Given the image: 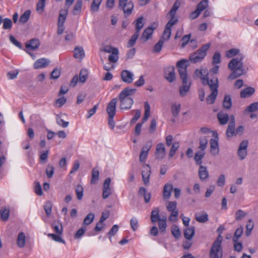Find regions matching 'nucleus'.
Listing matches in <instances>:
<instances>
[{
	"instance_id": "37998d69",
	"label": "nucleus",
	"mask_w": 258,
	"mask_h": 258,
	"mask_svg": "<svg viewBox=\"0 0 258 258\" xmlns=\"http://www.w3.org/2000/svg\"><path fill=\"white\" fill-rule=\"evenodd\" d=\"M31 14L30 10L26 11L20 17L19 19V22L22 24H25L29 20Z\"/></svg>"
},
{
	"instance_id": "ddd939ff",
	"label": "nucleus",
	"mask_w": 258,
	"mask_h": 258,
	"mask_svg": "<svg viewBox=\"0 0 258 258\" xmlns=\"http://www.w3.org/2000/svg\"><path fill=\"white\" fill-rule=\"evenodd\" d=\"M248 144L247 141L244 140L240 144L238 150V155L240 160H243L247 155Z\"/></svg>"
},
{
	"instance_id": "603ef678",
	"label": "nucleus",
	"mask_w": 258,
	"mask_h": 258,
	"mask_svg": "<svg viewBox=\"0 0 258 258\" xmlns=\"http://www.w3.org/2000/svg\"><path fill=\"white\" fill-rule=\"evenodd\" d=\"M88 78V71L86 69H82L80 72L79 81L80 82L84 83Z\"/></svg>"
},
{
	"instance_id": "a878e982",
	"label": "nucleus",
	"mask_w": 258,
	"mask_h": 258,
	"mask_svg": "<svg viewBox=\"0 0 258 258\" xmlns=\"http://www.w3.org/2000/svg\"><path fill=\"white\" fill-rule=\"evenodd\" d=\"M40 45V42L38 39H33L30 40L26 44V48L30 50H34L37 49Z\"/></svg>"
},
{
	"instance_id": "7c9ffc66",
	"label": "nucleus",
	"mask_w": 258,
	"mask_h": 258,
	"mask_svg": "<svg viewBox=\"0 0 258 258\" xmlns=\"http://www.w3.org/2000/svg\"><path fill=\"white\" fill-rule=\"evenodd\" d=\"M85 56L84 51L82 47H76L74 49V57L76 58L82 59Z\"/></svg>"
},
{
	"instance_id": "b1692460",
	"label": "nucleus",
	"mask_w": 258,
	"mask_h": 258,
	"mask_svg": "<svg viewBox=\"0 0 258 258\" xmlns=\"http://www.w3.org/2000/svg\"><path fill=\"white\" fill-rule=\"evenodd\" d=\"M199 175L201 180L204 181L209 177V173L206 167L200 165L199 169Z\"/></svg>"
},
{
	"instance_id": "aec40b11",
	"label": "nucleus",
	"mask_w": 258,
	"mask_h": 258,
	"mask_svg": "<svg viewBox=\"0 0 258 258\" xmlns=\"http://www.w3.org/2000/svg\"><path fill=\"white\" fill-rule=\"evenodd\" d=\"M228 122V126L227 128V136H228L235 128V118L233 115L229 116L227 114V123Z\"/></svg>"
},
{
	"instance_id": "4468645a",
	"label": "nucleus",
	"mask_w": 258,
	"mask_h": 258,
	"mask_svg": "<svg viewBox=\"0 0 258 258\" xmlns=\"http://www.w3.org/2000/svg\"><path fill=\"white\" fill-rule=\"evenodd\" d=\"M120 76L121 80L128 84L132 83L134 80V74L128 70H123L121 73Z\"/></svg>"
},
{
	"instance_id": "f3484780",
	"label": "nucleus",
	"mask_w": 258,
	"mask_h": 258,
	"mask_svg": "<svg viewBox=\"0 0 258 258\" xmlns=\"http://www.w3.org/2000/svg\"><path fill=\"white\" fill-rule=\"evenodd\" d=\"M150 174V167L149 165H146L144 167V169L142 171V178L146 185L149 183Z\"/></svg>"
},
{
	"instance_id": "774afa93",
	"label": "nucleus",
	"mask_w": 258,
	"mask_h": 258,
	"mask_svg": "<svg viewBox=\"0 0 258 258\" xmlns=\"http://www.w3.org/2000/svg\"><path fill=\"white\" fill-rule=\"evenodd\" d=\"M246 110L248 112H254L258 110V102L253 103L249 105L246 108Z\"/></svg>"
},
{
	"instance_id": "5fc2aeb1",
	"label": "nucleus",
	"mask_w": 258,
	"mask_h": 258,
	"mask_svg": "<svg viewBox=\"0 0 258 258\" xmlns=\"http://www.w3.org/2000/svg\"><path fill=\"white\" fill-rule=\"evenodd\" d=\"M177 203L174 202H168L167 205V209L169 212L171 213L175 211H178L176 208Z\"/></svg>"
},
{
	"instance_id": "6e6d98bb",
	"label": "nucleus",
	"mask_w": 258,
	"mask_h": 258,
	"mask_svg": "<svg viewBox=\"0 0 258 258\" xmlns=\"http://www.w3.org/2000/svg\"><path fill=\"white\" fill-rule=\"evenodd\" d=\"M217 118L221 124H226V113L224 110L220 111L218 113Z\"/></svg>"
},
{
	"instance_id": "a19ab883",
	"label": "nucleus",
	"mask_w": 258,
	"mask_h": 258,
	"mask_svg": "<svg viewBox=\"0 0 258 258\" xmlns=\"http://www.w3.org/2000/svg\"><path fill=\"white\" fill-rule=\"evenodd\" d=\"M56 120L57 124L62 127H67L69 124L68 121H66L62 118L61 114L56 115Z\"/></svg>"
},
{
	"instance_id": "a211bd4d",
	"label": "nucleus",
	"mask_w": 258,
	"mask_h": 258,
	"mask_svg": "<svg viewBox=\"0 0 258 258\" xmlns=\"http://www.w3.org/2000/svg\"><path fill=\"white\" fill-rule=\"evenodd\" d=\"M173 189L172 183H167L163 187V198L165 200H168L170 198L172 191Z\"/></svg>"
},
{
	"instance_id": "bf43d9fd",
	"label": "nucleus",
	"mask_w": 258,
	"mask_h": 258,
	"mask_svg": "<svg viewBox=\"0 0 258 258\" xmlns=\"http://www.w3.org/2000/svg\"><path fill=\"white\" fill-rule=\"evenodd\" d=\"M179 144L178 142H175L172 144L169 154V156L170 158H172L174 156L176 151L179 148Z\"/></svg>"
},
{
	"instance_id": "3c124183",
	"label": "nucleus",
	"mask_w": 258,
	"mask_h": 258,
	"mask_svg": "<svg viewBox=\"0 0 258 258\" xmlns=\"http://www.w3.org/2000/svg\"><path fill=\"white\" fill-rule=\"evenodd\" d=\"M46 0H39L36 6L37 12L41 14L44 11Z\"/></svg>"
},
{
	"instance_id": "bb28decb",
	"label": "nucleus",
	"mask_w": 258,
	"mask_h": 258,
	"mask_svg": "<svg viewBox=\"0 0 258 258\" xmlns=\"http://www.w3.org/2000/svg\"><path fill=\"white\" fill-rule=\"evenodd\" d=\"M68 13L67 9H62L59 11L57 24L63 25Z\"/></svg>"
},
{
	"instance_id": "ea45409f",
	"label": "nucleus",
	"mask_w": 258,
	"mask_h": 258,
	"mask_svg": "<svg viewBox=\"0 0 258 258\" xmlns=\"http://www.w3.org/2000/svg\"><path fill=\"white\" fill-rule=\"evenodd\" d=\"M51 227L57 234L61 235L62 234L63 228L61 224L53 222L51 224Z\"/></svg>"
},
{
	"instance_id": "0eeeda50",
	"label": "nucleus",
	"mask_w": 258,
	"mask_h": 258,
	"mask_svg": "<svg viewBox=\"0 0 258 258\" xmlns=\"http://www.w3.org/2000/svg\"><path fill=\"white\" fill-rule=\"evenodd\" d=\"M134 7V4L131 1L119 0V8L123 11L125 17L132 14Z\"/></svg>"
},
{
	"instance_id": "4be33fe9",
	"label": "nucleus",
	"mask_w": 258,
	"mask_h": 258,
	"mask_svg": "<svg viewBox=\"0 0 258 258\" xmlns=\"http://www.w3.org/2000/svg\"><path fill=\"white\" fill-rule=\"evenodd\" d=\"M255 92V89L252 87H248L240 92V97L242 98H247L252 95Z\"/></svg>"
},
{
	"instance_id": "2eb2a0df",
	"label": "nucleus",
	"mask_w": 258,
	"mask_h": 258,
	"mask_svg": "<svg viewBox=\"0 0 258 258\" xmlns=\"http://www.w3.org/2000/svg\"><path fill=\"white\" fill-rule=\"evenodd\" d=\"M110 182L111 179L110 178H106L104 182L102 194V198L104 199H107L111 194V189L110 188Z\"/></svg>"
},
{
	"instance_id": "8fccbe9b",
	"label": "nucleus",
	"mask_w": 258,
	"mask_h": 258,
	"mask_svg": "<svg viewBox=\"0 0 258 258\" xmlns=\"http://www.w3.org/2000/svg\"><path fill=\"white\" fill-rule=\"evenodd\" d=\"M99 179V171L98 170L93 168L92 171V178L91 183L92 184H96Z\"/></svg>"
},
{
	"instance_id": "412c9836",
	"label": "nucleus",
	"mask_w": 258,
	"mask_h": 258,
	"mask_svg": "<svg viewBox=\"0 0 258 258\" xmlns=\"http://www.w3.org/2000/svg\"><path fill=\"white\" fill-rule=\"evenodd\" d=\"M165 77L169 82H172L175 80V76L173 67H169L165 70Z\"/></svg>"
},
{
	"instance_id": "e2e57ef3",
	"label": "nucleus",
	"mask_w": 258,
	"mask_h": 258,
	"mask_svg": "<svg viewBox=\"0 0 258 258\" xmlns=\"http://www.w3.org/2000/svg\"><path fill=\"white\" fill-rule=\"evenodd\" d=\"M48 236L51 237L52 239L56 242L66 243L65 241L60 236L59 234L56 235L53 233H49L48 234Z\"/></svg>"
},
{
	"instance_id": "de8ad7c7",
	"label": "nucleus",
	"mask_w": 258,
	"mask_h": 258,
	"mask_svg": "<svg viewBox=\"0 0 258 258\" xmlns=\"http://www.w3.org/2000/svg\"><path fill=\"white\" fill-rule=\"evenodd\" d=\"M254 227L253 222L251 219H249L246 225V231H245V235L247 236H249L252 230L253 229Z\"/></svg>"
},
{
	"instance_id": "cd10ccee",
	"label": "nucleus",
	"mask_w": 258,
	"mask_h": 258,
	"mask_svg": "<svg viewBox=\"0 0 258 258\" xmlns=\"http://www.w3.org/2000/svg\"><path fill=\"white\" fill-rule=\"evenodd\" d=\"M167 218L165 216L161 217V219L158 221V226L160 231L162 233H165L167 227L166 224Z\"/></svg>"
},
{
	"instance_id": "c756f323",
	"label": "nucleus",
	"mask_w": 258,
	"mask_h": 258,
	"mask_svg": "<svg viewBox=\"0 0 258 258\" xmlns=\"http://www.w3.org/2000/svg\"><path fill=\"white\" fill-rule=\"evenodd\" d=\"M159 213V209L158 208H153L151 215V220L152 223H156L161 219Z\"/></svg>"
},
{
	"instance_id": "a18cd8bd",
	"label": "nucleus",
	"mask_w": 258,
	"mask_h": 258,
	"mask_svg": "<svg viewBox=\"0 0 258 258\" xmlns=\"http://www.w3.org/2000/svg\"><path fill=\"white\" fill-rule=\"evenodd\" d=\"M243 131L244 127L242 125H239L236 130L234 128L228 137H233L237 135H241L243 134Z\"/></svg>"
},
{
	"instance_id": "6e6552de",
	"label": "nucleus",
	"mask_w": 258,
	"mask_h": 258,
	"mask_svg": "<svg viewBox=\"0 0 258 258\" xmlns=\"http://www.w3.org/2000/svg\"><path fill=\"white\" fill-rule=\"evenodd\" d=\"M177 23L175 19L169 20L166 25L161 39L164 40V41L169 39L171 35L172 27Z\"/></svg>"
},
{
	"instance_id": "473e14b6",
	"label": "nucleus",
	"mask_w": 258,
	"mask_h": 258,
	"mask_svg": "<svg viewBox=\"0 0 258 258\" xmlns=\"http://www.w3.org/2000/svg\"><path fill=\"white\" fill-rule=\"evenodd\" d=\"M205 155V151H197L195 155V160L198 165H201L202 160Z\"/></svg>"
},
{
	"instance_id": "c03bdc74",
	"label": "nucleus",
	"mask_w": 258,
	"mask_h": 258,
	"mask_svg": "<svg viewBox=\"0 0 258 258\" xmlns=\"http://www.w3.org/2000/svg\"><path fill=\"white\" fill-rule=\"evenodd\" d=\"M1 217L3 221H7L9 217L10 210L9 209L6 208H2L1 210Z\"/></svg>"
},
{
	"instance_id": "052dcab7",
	"label": "nucleus",
	"mask_w": 258,
	"mask_h": 258,
	"mask_svg": "<svg viewBox=\"0 0 258 258\" xmlns=\"http://www.w3.org/2000/svg\"><path fill=\"white\" fill-rule=\"evenodd\" d=\"M102 0H93L91 6V10L93 12L98 11Z\"/></svg>"
},
{
	"instance_id": "1a4fd4ad",
	"label": "nucleus",
	"mask_w": 258,
	"mask_h": 258,
	"mask_svg": "<svg viewBox=\"0 0 258 258\" xmlns=\"http://www.w3.org/2000/svg\"><path fill=\"white\" fill-rule=\"evenodd\" d=\"M213 137L214 139L210 140V152L213 155H216L219 153L218 137L216 132H213Z\"/></svg>"
},
{
	"instance_id": "6ab92c4d",
	"label": "nucleus",
	"mask_w": 258,
	"mask_h": 258,
	"mask_svg": "<svg viewBox=\"0 0 258 258\" xmlns=\"http://www.w3.org/2000/svg\"><path fill=\"white\" fill-rule=\"evenodd\" d=\"M49 60L46 58H42L38 59L34 62V68L39 69L45 68L49 64Z\"/></svg>"
},
{
	"instance_id": "9d476101",
	"label": "nucleus",
	"mask_w": 258,
	"mask_h": 258,
	"mask_svg": "<svg viewBox=\"0 0 258 258\" xmlns=\"http://www.w3.org/2000/svg\"><path fill=\"white\" fill-rule=\"evenodd\" d=\"M152 147V143L151 142L147 143L142 148L139 160L140 162L144 163L147 158L149 154V152Z\"/></svg>"
},
{
	"instance_id": "4d7b16f0",
	"label": "nucleus",
	"mask_w": 258,
	"mask_h": 258,
	"mask_svg": "<svg viewBox=\"0 0 258 258\" xmlns=\"http://www.w3.org/2000/svg\"><path fill=\"white\" fill-rule=\"evenodd\" d=\"M171 233L173 236L176 239L179 238L181 235L180 230L176 225H174L172 226Z\"/></svg>"
},
{
	"instance_id": "39448f33",
	"label": "nucleus",
	"mask_w": 258,
	"mask_h": 258,
	"mask_svg": "<svg viewBox=\"0 0 258 258\" xmlns=\"http://www.w3.org/2000/svg\"><path fill=\"white\" fill-rule=\"evenodd\" d=\"M224 229V226H220L217 231L219 233L217 239L213 243L210 251V258H222V249L221 248V242L222 241V236L221 233Z\"/></svg>"
},
{
	"instance_id": "680f3d73",
	"label": "nucleus",
	"mask_w": 258,
	"mask_h": 258,
	"mask_svg": "<svg viewBox=\"0 0 258 258\" xmlns=\"http://www.w3.org/2000/svg\"><path fill=\"white\" fill-rule=\"evenodd\" d=\"M130 225L132 230L136 231L139 228V222L136 217H133L130 220Z\"/></svg>"
},
{
	"instance_id": "72a5a7b5",
	"label": "nucleus",
	"mask_w": 258,
	"mask_h": 258,
	"mask_svg": "<svg viewBox=\"0 0 258 258\" xmlns=\"http://www.w3.org/2000/svg\"><path fill=\"white\" fill-rule=\"evenodd\" d=\"M26 237L24 233L20 232L18 236L17 244L19 247H23L25 245Z\"/></svg>"
},
{
	"instance_id": "2f4dec72",
	"label": "nucleus",
	"mask_w": 258,
	"mask_h": 258,
	"mask_svg": "<svg viewBox=\"0 0 258 258\" xmlns=\"http://www.w3.org/2000/svg\"><path fill=\"white\" fill-rule=\"evenodd\" d=\"M195 234V228L194 226L187 228L184 231V235L188 240L191 239Z\"/></svg>"
},
{
	"instance_id": "393cba45",
	"label": "nucleus",
	"mask_w": 258,
	"mask_h": 258,
	"mask_svg": "<svg viewBox=\"0 0 258 258\" xmlns=\"http://www.w3.org/2000/svg\"><path fill=\"white\" fill-rule=\"evenodd\" d=\"M240 55L243 54L240 53V50L238 48H233L227 50V57L232 58Z\"/></svg>"
},
{
	"instance_id": "13d9d810",
	"label": "nucleus",
	"mask_w": 258,
	"mask_h": 258,
	"mask_svg": "<svg viewBox=\"0 0 258 258\" xmlns=\"http://www.w3.org/2000/svg\"><path fill=\"white\" fill-rule=\"evenodd\" d=\"M243 233V228L242 227H240L238 228L235 233L233 237V242H237L238 241L239 238L241 236L242 234Z\"/></svg>"
},
{
	"instance_id": "f704fd0d",
	"label": "nucleus",
	"mask_w": 258,
	"mask_h": 258,
	"mask_svg": "<svg viewBox=\"0 0 258 258\" xmlns=\"http://www.w3.org/2000/svg\"><path fill=\"white\" fill-rule=\"evenodd\" d=\"M144 107L145 114L142 119L143 123L148 120L150 115V106L148 102L144 103Z\"/></svg>"
},
{
	"instance_id": "0e129e2a",
	"label": "nucleus",
	"mask_w": 258,
	"mask_h": 258,
	"mask_svg": "<svg viewBox=\"0 0 258 258\" xmlns=\"http://www.w3.org/2000/svg\"><path fill=\"white\" fill-rule=\"evenodd\" d=\"M3 22V28L4 29H10L12 26V21L10 19L5 18L2 20Z\"/></svg>"
},
{
	"instance_id": "5701e85b",
	"label": "nucleus",
	"mask_w": 258,
	"mask_h": 258,
	"mask_svg": "<svg viewBox=\"0 0 258 258\" xmlns=\"http://www.w3.org/2000/svg\"><path fill=\"white\" fill-rule=\"evenodd\" d=\"M155 28V27H153L151 26L147 28L144 31L142 35L141 38L144 39L145 41L148 40L150 38V36L152 35Z\"/></svg>"
},
{
	"instance_id": "69168bd1",
	"label": "nucleus",
	"mask_w": 258,
	"mask_h": 258,
	"mask_svg": "<svg viewBox=\"0 0 258 258\" xmlns=\"http://www.w3.org/2000/svg\"><path fill=\"white\" fill-rule=\"evenodd\" d=\"M52 207V203L50 202L47 201L46 202L44 206V209L47 216H49L51 214Z\"/></svg>"
},
{
	"instance_id": "9b49d317",
	"label": "nucleus",
	"mask_w": 258,
	"mask_h": 258,
	"mask_svg": "<svg viewBox=\"0 0 258 258\" xmlns=\"http://www.w3.org/2000/svg\"><path fill=\"white\" fill-rule=\"evenodd\" d=\"M166 155L165 145L163 143H159L156 145L155 153V158L158 160L163 159Z\"/></svg>"
},
{
	"instance_id": "e433bc0d",
	"label": "nucleus",
	"mask_w": 258,
	"mask_h": 258,
	"mask_svg": "<svg viewBox=\"0 0 258 258\" xmlns=\"http://www.w3.org/2000/svg\"><path fill=\"white\" fill-rule=\"evenodd\" d=\"M135 26H136V32L140 33L141 30L144 26V22H143V17H140L138 18L136 21Z\"/></svg>"
},
{
	"instance_id": "4c0bfd02",
	"label": "nucleus",
	"mask_w": 258,
	"mask_h": 258,
	"mask_svg": "<svg viewBox=\"0 0 258 258\" xmlns=\"http://www.w3.org/2000/svg\"><path fill=\"white\" fill-rule=\"evenodd\" d=\"M195 218L198 222L201 223H204L208 220V215L205 213L196 214Z\"/></svg>"
},
{
	"instance_id": "dca6fc26",
	"label": "nucleus",
	"mask_w": 258,
	"mask_h": 258,
	"mask_svg": "<svg viewBox=\"0 0 258 258\" xmlns=\"http://www.w3.org/2000/svg\"><path fill=\"white\" fill-rule=\"evenodd\" d=\"M180 5H181L180 2L178 0H176L174 2L171 9L168 13V15H169V16L170 17V20L175 19L176 22H178V19L175 17V14L176 13V11L180 7Z\"/></svg>"
},
{
	"instance_id": "423d86ee",
	"label": "nucleus",
	"mask_w": 258,
	"mask_h": 258,
	"mask_svg": "<svg viewBox=\"0 0 258 258\" xmlns=\"http://www.w3.org/2000/svg\"><path fill=\"white\" fill-rule=\"evenodd\" d=\"M211 46V43H208L202 46L201 48L190 54L189 60L191 62L196 63L202 61L207 54V52Z\"/></svg>"
},
{
	"instance_id": "c85d7f7f",
	"label": "nucleus",
	"mask_w": 258,
	"mask_h": 258,
	"mask_svg": "<svg viewBox=\"0 0 258 258\" xmlns=\"http://www.w3.org/2000/svg\"><path fill=\"white\" fill-rule=\"evenodd\" d=\"M181 109V104L179 103L175 102L172 103L171 110L172 115L176 117L178 115Z\"/></svg>"
},
{
	"instance_id": "79ce46f5",
	"label": "nucleus",
	"mask_w": 258,
	"mask_h": 258,
	"mask_svg": "<svg viewBox=\"0 0 258 258\" xmlns=\"http://www.w3.org/2000/svg\"><path fill=\"white\" fill-rule=\"evenodd\" d=\"M209 1L208 0H202L197 6V9L201 13L202 11L206 10L208 7Z\"/></svg>"
},
{
	"instance_id": "09e8293b",
	"label": "nucleus",
	"mask_w": 258,
	"mask_h": 258,
	"mask_svg": "<svg viewBox=\"0 0 258 258\" xmlns=\"http://www.w3.org/2000/svg\"><path fill=\"white\" fill-rule=\"evenodd\" d=\"M82 0H77V3L74 8V9L73 10V14L74 15H76L78 14L82 9Z\"/></svg>"
},
{
	"instance_id": "7ed1b4c3",
	"label": "nucleus",
	"mask_w": 258,
	"mask_h": 258,
	"mask_svg": "<svg viewBox=\"0 0 258 258\" xmlns=\"http://www.w3.org/2000/svg\"><path fill=\"white\" fill-rule=\"evenodd\" d=\"M243 59L244 55H240L239 56L232 58L229 62L228 67L231 71L228 76L229 79H235L246 73V70L243 62Z\"/></svg>"
},
{
	"instance_id": "49530a36",
	"label": "nucleus",
	"mask_w": 258,
	"mask_h": 258,
	"mask_svg": "<svg viewBox=\"0 0 258 258\" xmlns=\"http://www.w3.org/2000/svg\"><path fill=\"white\" fill-rule=\"evenodd\" d=\"M139 35H140V33L135 32L132 35V36L131 37V38L128 42L127 44V47L128 48L131 47L135 44L136 41L139 36Z\"/></svg>"
},
{
	"instance_id": "20e7f679",
	"label": "nucleus",
	"mask_w": 258,
	"mask_h": 258,
	"mask_svg": "<svg viewBox=\"0 0 258 258\" xmlns=\"http://www.w3.org/2000/svg\"><path fill=\"white\" fill-rule=\"evenodd\" d=\"M136 91V89L127 87L120 93L119 100L120 109L128 110L132 107L134 100L130 96L134 94Z\"/></svg>"
},
{
	"instance_id": "864d4df0",
	"label": "nucleus",
	"mask_w": 258,
	"mask_h": 258,
	"mask_svg": "<svg viewBox=\"0 0 258 258\" xmlns=\"http://www.w3.org/2000/svg\"><path fill=\"white\" fill-rule=\"evenodd\" d=\"M83 191L84 189L81 185L79 184L76 187L75 191L77 196V199L79 200L82 199L83 197Z\"/></svg>"
},
{
	"instance_id": "f257e3e1",
	"label": "nucleus",
	"mask_w": 258,
	"mask_h": 258,
	"mask_svg": "<svg viewBox=\"0 0 258 258\" xmlns=\"http://www.w3.org/2000/svg\"><path fill=\"white\" fill-rule=\"evenodd\" d=\"M195 79L200 78L204 85H208L211 91V93L207 97V101L208 104L214 102L217 94L218 88V80L217 77H213L211 80L209 78V71L207 69L202 68L197 69L194 72Z\"/></svg>"
},
{
	"instance_id": "338daca9",
	"label": "nucleus",
	"mask_w": 258,
	"mask_h": 258,
	"mask_svg": "<svg viewBox=\"0 0 258 258\" xmlns=\"http://www.w3.org/2000/svg\"><path fill=\"white\" fill-rule=\"evenodd\" d=\"M164 42V40L160 39L159 41L155 45L154 47V51L155 52H159L162 49Z\"/></svg>"
},
{
	"instance_id": "f03ea898",
	"label": "nucleus",
	"mask_w": 258,
	"mask_h": 258,
	"mask_svg": "<svg viewBox=\"0 0 258 258\" xmlns=\"http://www.w3.org/2000/svg\"><path fill=\"white\" fill-rule=\"evenodd\" d=\"M188 64V61L182 59L177 62L176 66L178 70L182 85L179 88V94L181 96H185L189 91L190 81L187 79V67Z\"/></svg>"
},
{
	"instance_id": "58836bf2",
	"label": "nucleus",
	"mask_w": 258,
	"mask_h": 258,
	"mask_svg": "<svg viewBox=\"0 0 258 258\" xmlns=\"http://www.w3.org/2000/svg\"><path fill=\"white\" fill-rule=\"evenodd\" d=\"M119 51L118 49H114V51L111 53L108 57V60L111 62H116L119 59Z\"/></svg>"
},
{
	"instance_id": "c9c22d12",
	"label": "nucleus",
	"mask_w": 258,
	"mask_h": 258,
	"mask_svg": "<svg viewBox=\"0 0 258 258\" xmlns=\"http://www.w3.org/2000/svg\"><path fill=\"white\" fill-rule=\"evenodd\" d=\"M95 218V214L93 213H89L85 218L83 221V226H86L90 224Z\"/></svg>"
},
{
	"instance_id": "f8f14e48",
	"label": "nucleus",
	"mask_w": 258,
	"mask_h": 258,
	"mask_svg": "<svg viewBox=\"0 0 258 258\" xmlns=\"http://www.w3.org/2000/svg\"><path fill=\"white\" fill-rule=\"evenodd\" d=\"M117 102V99L114 98L112 99L107 104L106 111L108 116H114L116 113V105Z\"/></svg>"
}]
</instances>
